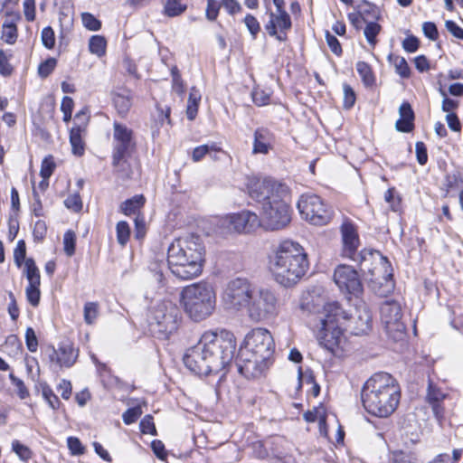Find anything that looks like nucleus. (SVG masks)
<instances>
[{
    "label": "nucleus",
    "mask_w": 463,
    "mask_h": 463,
    "mask_svg": "<svg viewBox=\"0 0 463 463\" xmlns=\"http://www.w3.org/2000/svg\"><path fill=\"white\" fill-rule=\"evenodd\" d=\"M235 349L236 339L232 332L225 329L207 331L186 351L184 363L198 375L218 373L230 364Z\"/></svg>",
    "instance_id": "1"
},
{
    "label": "nucleus",
    "mask_w": 463,
    "mask_h": 463,
    "mask_svg": "<svg viewBox=\"0 0 463 463\" xmlns=\"http://www.w3.org/2000/svg\"><path fill=\"white\" fill-rule=\"evenodd\" d=\"M247 187L250 198L261 203L262 222L267 230H280L290 222V190L286 184L271 177H252Z\"/></svg>",
    "instance_id": "2"
},
{
    "label": "nucleus",
    "mask_w": 463,
    "mask_h": 463,
    "mask_svg": "<svg viewBox=\"0 0 463 463\" xmlns=\"http://www.w3.org/2000/svg\"><path fill=\"white\" fill-rule=\"evenodd\" d=\"M205 248L203 240L189 234L175 240L167 249V264L172 274L184 280L202 274Z\"/></svg>",
    "instance_id": "3"
},
{
    "label": "nucleus",
    "mask_w": 463,
    "mask_h": 463,
    "mask_svg": "<svg viewBox=\"0 0 463 463\" xmlns=\"http://www.w3.org/2000/svg\"><path fill=\"white\" fill-rule=\"evenodd\" d=\"M307 255L298 242H280L269 257V269L277 283L284 287L297 284L308 269Z\"/></svg>",
    "instance_id": "4"
},
{
    "label": "nucleus",
    "mask_w": 463,
    "mask_h": 463,
    "mask_svg": "<svg viewBox=\"0 0 463 463\" xmlns=\"http://www.w3.org/2000/svg\"><path fill=\"white\" fill-rule=\"evenodd\" d=\"M362 402L372 415L387 417L397 408L400 388L395 379L387 373H378L366 381L362 390Z\"/></svg>",
    "instance_id": "5"
},
{
    "label": "nucleus",
    "mask_w": 463,
    "mask_h": 463,
    "mask_svg": "<svg viewBox=\"0 0 463 463\" xmlns=\"http://www.w3.org/2000/svg\"><path fill=\"white\" fill-rule=\"evenodd\" d=\"M316 319L320 326L317 332L319 345L336 357L345 356L349 351V345L343 334L347 313L337 302H329L317 312Z\"/></svg>",
    "instance_id": "6"
},
{
    "label": "nucleus",
    "mask_w": 463,
    "mask_h": 463,
    "mask_svg": "<svg viewBox=\"0 0 463 463\" xmlns=\"http://www.w3.org/2000/svg\"><path fill=\"white\" fill-rule=\"evenodd\" d=\"M180 302L185 314L192 320L200 322L209 317L215 309L216 294L207 282L193 283L182 289Z\"/></svg>",
    "instance_id": "7"
},
{
    "label": "nucleus",
    "mask_w": 463,
    "mask_h": 463,
    "mask_svg": "<svg viewBox=\"0 0 463 463\" xmlns=\"http://www.w3.org/2000/svg\"><path fill=\"white\" fill-rule=\"evenodd\" d=\"M279 307L278 295L273 289L255 284L245 313L252 322H266L279 315Z\"/></svg>",
    "instance_id": "8"
},
{
    "label": "nucleus",
    "mask_w": 463,
    "mask_h": 463,
    "mask_svg": "<svg viewBox=\"0 0 463 463\" xmlns=\"http://www.w3.org/2000/svg\"><path fill=\"white\" fill-rule=\"evenodd\" d=\"M341 233V256L345 259H349L354 262H356L365 269L369 268V261L375 258L378 251H373L371 250L363 249L358 250L361 242L357 229L354 223L349 221H345L340 226Z\"/></svg>",
    "instance_id": "9"
},
{
    "label": "nucleus",
    "mask_w": 463,
    "mask_h": 463,
    "mask_svg": "<svg viewBox=\"0 0 463 463\" xmlns=\"http://www.w3.org/2000/svg\"><path fill=\"white\" fill-rule=\"evenodd\" d=\"M390 263L388 260L380 253L369 261V268L362 266L363 272L368 273V287L372 291L380 297H385L394 288L392 274L389 270Z\"/></svg>",
    "instance_id": "10"
},
{
    "label": "nucleus",
    "mask_w": 463,
    "mask_h": 463,
    "mask_svg": "<svg viewBox=\"0 0 463 463\" xmlns=\"http://www.w3.org/2000/svg\"><path fill=\"white\" fill-rule=\"evenodd\" d=\"M179 325V310L172 302H162L152 310L149 318L150 331L158 338H167Z\"/></svg>",
    "instance_id": "11"
},
{
    "label": "nucleus",
    "mask_w": 463,
    "mask_h": 463,
    "mask_svg": "<svg viewBox=\"0 0 463 463\" xmlns=\"http://www.w3.org/2000/svg\"><path fill=\"white\" fill-rule=\"evenodd\" d=\"M255 284L246 278H235L227 282L222 302L227 310L242 312L246 310Z\"/></svg>",
    "instance_id": "12"
},
{
    "label": "nucleus",
    "mask_w": 463,
    "mask_h": 463,
    "mask_svg": "<svg viewBox=\"0 0 463 463\" xmlns=\"http://www.w3.org/2000/svg\"><path fill=\"white\" fill-rule=\"evenodd\" d=\"M301 216L311 224L326 225L333 216L332 209L317 194H302L298 202Z\"/></svg>",
    "instance_id": "13"
},
{
    "label": "nucleus",
    "mask_w": 463,
    "mask_h": 463,
    "mask_svg": "<svg viewBox=\"0 0 463 463\" xmlns=\"http://www.w3.org/2000/svg\"><path fill=\"white\" fill-rule=\"evenodd\" d=\"M381 321L386 334L394 341L405 338V325L402 321V314L400 303L394 300L384 301L380 307Z\"/></svg>",
    "instance_id": "14"
},
{
    "label": "nucleus",
    "mask_w": 463,
    "mask_h": 463,
    "mask_svg": "<svg viewBox=\"0 0 463 463\" xmlns=\"http://www.w3.org/2000/svg\"><path fill=\"white\" fill-rule=\"evenodd\" d=\"M240 350L270 360L274 352L273 337L267 329L254 328L246 335Z\"/></svg>",
    "instance_id": "15"
},
{
    "label": "nucleus",
    "mask_w": 463,
    "mask_h": 463,
    "mask_svg": "<svg viewBox=\"0 0 463 463\" xmlns=\"http://www.w3.org/2000/svg\"><path fill=\"white\" fill-rule=\"evenodd\" d=\"M135 148L133 131L126 125L117 121L113 124V165H118L120 162Z\"/></svg>",
    "instance_id": "16"
},
{
    "label": "nucleus",
    "mask_w": 463,
    "mask_h": 463,
    "mask_svg": "<svg viewBox=\"0 0 463 463\" xmlns=\"http://www.w3.org/2000/svg\"><path fill=\"white\" fill-rule=\"evenodd\" d=\"M221 225L230 232L248 233L260 226V220L255 213L244 210L224 216Z\"/></svg>",
    "instance_id": "17"
},
{
    "label": "nucleus",
    "mask_w": 463,
    "mask_h": 463,
    "mask_svg": "<svg viewBox=\"0 0 463 463\" xmlns=\"http://www.w3.org/2000/svg\"><path fill=\"white\" fill-rule=\"evenodd\" d=\"M270 364V360L239 349L236 357L238 371L245 378H260Z\"/></svg>",
    "instance_id": "18"
},
{
    "label": "nucleus",
    "mask_w": 463,
    "mask_h": 463,
    "mask_svg": "<svg viewBox=\"0 0 463 463\" xmlns=\"http://www.w3.org/2000/svg\"><path fill=\"white\" fill-rule=\"evenodd\" d=\"M333 279L338 288L349 295L358 297L363 292V285L357 271L349 265H338Z\"/></svg>",
    "instance_id": "19"
},
{
    "label": "nucleus",
    "mask_w": 463,
    "mask_h": 463,
    "mask_svg": "<svg viewBox=\"0 0 463 463\" xmlns=\"http://www.w3.org/2000/svg\"><path fill=\"white\" fill-rule=\"evenodd\" d=\"M269 21L265 24V30L269 36L275 37L279 42L287 40V32L291 29L292 22L287 12L270 11L268 13Z\"/></svg>",
    "instance_id": "20"
},
{
    "label": "nucleus",
    "mask_w": 463,
    "mask_h": 463,
    "mask_svg": "<svg viewBox=\"0 0 463 463\" xmlns=\"http://www.w3.org/2000/svg\"><path fill=\"white\" fill-rule=\"evenodd\" d=\"M345 329H348L352 334L360 335L366 334L372 326V315L365 305H362L355 309L354 315L347 314V320L345 322Z\"/></svg>",
    "instance_id": "21"
},
{
    "label": "nucleus",
    "mask_w": 463,
    "mask_h": 463,
    "mask_svg": "<svg viewBox=\"0 0 463 463\" xmlns=\"http://www.w3.org/2000/svg\"><path fill=\"white\" fill-rule=\"evenodd\" d=\"M49 361L60 368L71 367L78 358V350L69 342H62L58 348L52 347L48 354Z\"/></svg>",
    "instance_id": "22"
},
{
    "label": "nucleus",
    "mask_w": 463,
    "mask_h": 463,
    "mask_svg": "<svg viewBox=\"0 0 463 463\" xmlns=\"http://www.w3.org/2000/svg\"><path fill=\"white\" fill-rule=\"evenodd\" d=\"M273 134L265 128H259L254 132L253 154L267 155L272 148Z\"/></svg>",
    "instance_id": "23"
},
{
    "label": "nucleus",
    "mask_w": 463,
    "mask_h": 463,
    "mask_svg": "<svg viewBox=\"0 0 463 463\" xmlns=\"http://www.w3.org/2000/svg\"><path fill=\"white\" fill-rule=\"evenodd\" d=\"M114 106L118 113L126 116L132 107V92L125 88H118L112 94Z\"/></svg>",
    "instance_id": "24"
},
{
    "label": "nucleus",
    "mask_w": 463,
    "mask_h": 463,
    "mask_svg": "<svg viewBox=\"0 0 463 463\" xmlns=\"http://www.w3.org/2000/svg\"><path fill=\"white\" fill-rule=\"evenodd\" d=\"M400 118L395 123V128L400 132L408 133L413 129L414 112L408 102H403L399 108Z\"/></svg>",
    "instance_id": "25"
},
{
    "label": "nucleus",
    "mask_w": 463,
    "mask_h": 463,
    "mask_svg": "<svg viewBox=\"0 0 463 463\" xmlns=\"http://www.w3.org/2000/svg\"><path fill=\"white\" fill-rule=\"evenodd\" d=\"M446 394L431 383L429 384L427 401L431 405L435 417L440 420L444 415V410L440 402L445 399Z\"/></svg>",
    "instance_id": "26"
},
{
    "label": "nucleus",
    "mask_w": 463,
    "mask_h": 463,
    "mask_svg": "<svg viewBox=\"0 0 463 463\" xmlns=\"http://www.w3.org/2000/svg\"><path fill=\"white\" fill-rule=\"evenodd\" d=\"M21 20L19 14H7V17L3 24L2 39L9 44H13L17 39L16 23Z\"/></svg>",
    "instance_id": "27"
},
{
    "label": "nucleus",
    "mask_w": 463,
    "mask_h": 463,
    "mask_svg": "<svg viewBox=\"0 0 463 463\" xmlns=\"http://www.w3.org/2000/svg\"><path fill=\"white\" fill-rule=\"evenodd\" d=\"M187 9V5L182 0H164L163 14L168 17H176L184 14Z\"/></svg>",
    "instance_id": "28"
},
{
    "label": "nucleus",
    "mask_w": 463,
    "mask_h": 463,
    "mask_svg": "<svg viewBox=\"0 0 463 463\" xmlns=\"http://www.w3.org/2000/svg\"><path fill=\"white\" fill-rule=\"evenodd\" d=\"M82 128L80 126L73 127L70 132V143L71 145L72 153L75 156H82L84 154V142L81 137Z\"/></svg>",
    "instance_id": "29"
},
{
    "label": "nucleus",
    "mask_w": 463,
    "mask_h": 463,
    "mask_svg": "<svg viewBox=\"0 0 463 463\" xmlns=\"http://www.w3.org/2000/svg\"><path fill=\"white\" fill-rule=\"evenodd\" d=\"M221 152V148L218 147L215 144L211 145H202L196 146L192 155V158L194 162H199L202 160L206 155H209L213 159H217L216 155Z\"/></svg>",
    "instance_id": "30"
},
{
    "label": "nucleus",
    "mask_w": 463,
    "mask_h": 463,
    "mask_svg": "<svg viewBox=\"0 0 463 463\" xmlns=\"http://www.w3.org/2000/svg\"><path fill=\"white\" fill-rule=\"evenodd\" d=\"M200 100V91L195 87L191 88L186 107V116L189 120H194L196 118Z\"/></svg>",
    "instance_id": "31"
},
{
    "label": "nucleus",
    "mask_w": 463,
    "mask_h": 463,
    "mask_svg": "<svg viewBox=\"0 0 463 463\" xmlns=\"http://www.w3.org/2000/svg\"><path fill=\"white\" fill-rule=\"evenodd\" d=\"M146 199L142 194L135 195L121 203V212L125 215L135 214L144 205Z\"/></svg>",
    "instance_id": "32"
},
{
    "label": "nucleus",
    "mask_w": 463,
    "mask_h": 463,
    "mask_svg": "<svg viewBox=\"0 0 463 463\" xmlns=\"http://www.w3.org/2000/svg\"><path fill=\"white\" fill-rule=\"evenodd\" d=\"M24 274L28 284H41L40 271L32 258L26 259L24 266Z\"/></svg>",
    "instance_id": "33"
},
{
    "label": "nucleus",
    "mask_w": 463,
    "mask_h": 463,
    "mask_svg": "<svg viewBox=\"0 0 463 463\" xmlns=\"http://www.w3.org/2000/svg\"><path fill=\"white\" fill-rule=\"evenodd\" d=\"M388 60L394 66L396 73L402 78L406 79L411 76L410 67L403 57L390 54Z\"/></svg>",
    "instance_id": "34"
},
{
    "label": "nucleus",
    "mask_w": 463,
    "mask_h": 463,
    "mask_svg": "<svg viewBox=\"0 0 463 463\" xmlns=\"http://www.w3.org/2000/svg\"><path fill=\"white\" fill-rule=\"evenodd\" d=\"M107 41L101 35H93L89 41V50L92 54L101 57L106 53Z\"/></svg>",
    "instance_id": "35"
},
{
    "label": "nucleus",
    "mask_w": 463,
    "mask_h": 463,
    "mask_svg": "<svg viewBox=\"0 0 463 463\" xmlns=\"http://www.w3.org/2000/svg\"><path fill=\"white\" fill-rule=\"evenodd\" d=\"M356 71L360 75L364 85L372 86L374 84L375 78L368 63H366L365 61H358L356 63Z\"/></svg>",
    "instance_id": "36"
},
{
    "label": "nucleus",
    "mask_w": 463,
    "mask_h": 463,
    "mask_svg": "<svg viewBox=\"0 0 463 463\" xmlns=\"http://www.w3.org/2000/svg\"><path fill=\"white\" fill-rule=\"evenodd\" d=\"M83 315L86 324H93L99 315V304L97 302H87L84 305Z\"/></svg>",
    "instance_id": "37"
},
{
    "label": "nucleus",
    "mask_w": 463,
    "mask_h": 463,
    "mask_svg": "<svg viewBox=\"0 0 463 463\" xmlns=\"http://www.w3.org/2000/svg\"><path fill=\"white\" fill-rule=\"evenodd\" d=\"M116 232L118 242L122 246L126 245L130 235V228L128 223L125 221L118 222L116 226Z\"/></svg>",
    "instance_id": "38"
},
{
    "label": "nucleus",
    "mask_w": 463,
    "mask_h": 463,
    "mask_svg": "<svg viewBox=\"0 0 463 463\" xmlns=\"http://www.w3.org/2000/svg\"><path fill=\"white\" fill-rule=\"evenodd\" d=\"M40 285L41 284H28L25 288L26 299L33 307H37L40 303Z\"/></svg>",
    "instance_id": "39"
},
{
    "label": "nucleus",
    "mask_w": 463,
    "mask_h": 463,
    "mask_svg": "<svg viewBox=\"0 0 463 463\" xmlns=\"http://www.w3.org/2000/svg\"><path fill=\"white\" fill-rule=\"evenodd\" d=\"M325 410L324 408H314L313 410H309L306 411L303 415L304 419L307 422H315L318 421V425L325 424Z\"/></svg>",
    "instance_id": "40"
},
{
    "label": "nucleus",
    "mask_w": 463,
    "mask_h": 463,
    "mask_svg": "<svg viewBox=\"0 0 463 463\" xmlns=\"http://www.w3.org/2000/svg\"><path fill=\"white\" fill-rule=\"evenodd\" d=\"M381 31V26L377 23L370 22L366 24L364 33L370 45L373 47L376 44V36Z\"/></svg>",
    "instance_id": "41"
},
{
    "label": "nucleus",
    "mask_w": 463,
    "mask_h": 463,
    "mask_svg": "<svg viewBox=\"0 0 463 463\" xmlns=\"http://www.w3.org/2000/svg\"><path fill=\"white\" fill-rule=\"evenodd\" d=\"M76 235L73 231L68 230L63 235V249L67 256L71 257L75 253Z\"/></svg>",
    "instance_id": "42"
},
{
    "label": "nucleus",
    "mask_w": 463,
    "mask_h": 463,
    "mask_svg": "<svg viewBox=\"0 0 463 463\" xmlns=\"http://www.w3.org/2000/svg\"><path fill=\"white\" fill-rule=\"evenodd\" d=\"M12 449L23 461L29 460L33 454L32 450L27 446L20 443L17 439L13 440Z\"/></svg>",
    "instance_id": "43"
},
{
    "label": "nucleus",
    "mask_w": 463,
    "mask_h": 463,
    "mask_svg": "<svg viewBox=\"0 0 463 463\" xmlns=\"http://www.w3.org/2000/svg\"><path fill=\"white\" fill-rule=\"evenodd\" d=\"M26 245L24 240L17 241L16 247L14 250V260L18 268H21L23 263L26 260Z\"/></svg>",
    "instance_id": "44"
},
{
    "label": "nucleus",
    "mask_w": 463,
    "mask_h": 463,
    "mask_svg": "<svg viewBox=\"0 0 463 463\" xmlns=\"http://www.w3.org/2000/svg\"><path fill=\"white\" fill-rule=\"evenodd\" d=\"M42 394L52 409L56 410L59 407V398L55 395V393L53 392L50 386H48L47 384H43Z\"/></svg>",
    "instance_id": "45"
},
{
    "label": "nucleus",
    "mask_w": 463,
    "mask_h": 463,
    "mask_svg": "<svg viewBox=\"0 0 463 463\" xmlns=\"http://www.w3.org/2000/svg\"><path fill=\"white\" fill-rule=\"evenodd\" d=\"M81 21L84 27L90 31H99L101 28V22L90 13H82Z\"/></svg>",
    "instance_id": "46"
},
{
    "label": "nucleus",
    "mask_w": 463,
    "mask_h": 463,
    "mask_svg": "<svg viewBox=\"0 0 463 463\" xmlns=\"http://www.w3.org/2000/svg\"><path fill=\"white\" fill-rule=\"evenodd\" d=\"M64 205L75 213H79L82 209V201L79 193L70 194L64 200Z\"/></svg>",
    "instance_id": "47"
},
{
    "label": "nucleus",
    "mask_w": 463,
    "mask_h": 463,
    "mask_svg": "<svg viewBox=\"0 0 463 463\" xmlns=\"http://www.w3.org/2000/svg\"><path fill=\"white\" fill-rule=\"evenodd\" d=\"M9 379L13 385L16 388L17 395L20 399L24 400L29 396V392L23 380L16 377L13 373L9 374Z\"/></svg>",
    "instance_id": "48"
},
{
    "label": "nucleus",
    "mask_w": 463,
    "mask_h": 463,
    "mask_svg": "<svg viewBox=\"0 0 463 463\" xmlns=\"http://www.w3.org/2000/svg\"><path fill=\"white\" fill-rule=\"evenodd\" d=\"M244 24H245L247 29L249 30L250 33L251 34L252 38L256 39L257 34L260 31V23L257 20V18L255 16H253L252 14H248L244 17Z\"/></svg>",
    "instance_id": "49"
},
{
    "label": "nucleus",
    "mask_w": 463,
    "mask_h": 463,
    "mask_svg": "<svg viewBox=\"0 0 463 463\" xmlns=\"http://www.w3.org/2000/svg\"><path fill=\"white\" fill-rule=\"evenodd\" d=\"M42 43L47 49H52L55 44L54 31L51 26L44 27L41 34Z\"/></svg>",
    "instance_id": "50"
},
{
    "label": "nucleus",
    "mask_w": 463,
    "mask_h": 463,
    "mask_svg": "<svg viewBox=\"0 0 463 463\" xmlns=\"http://www.w3.org/2000/svg\"><path fill=\"white\" fill-rule=\"evenodd\" d=\"M57 61L55 58H49L42 62L38 67V73L42 78L48 77L56 67Z\"/></svg>",
    "instance_id": "51"
},
{
    "label": "nucleus",
    "mask_w": 463,
    "mask_h": 463,
    "mask_svg": "<svg viewBox=\"0 0 463 463\" xmlns=\"http://www.w3.org/2000/svg\"><path fill=\"white\" fill-rule=\"evenodd\" d=\"M25 344H26L27 349L30 352L34 353L37 351L38 339H37V336H36V334H35L33 328H32V327H27V329L25 331Z\"/></svg>",
    "instance_id": "52"
},
{
    "label": "nucleus",
    "mask_w": 463,
    "mask_h": 463,
    "mask_svg": "<svg viewBox=\"0 0 463 463\" xmlns=\"http://www.w3.org/2000/svg\"><path fill=\"white\" fill-rule=\"evenodd\" d=\"M142 414L140 407H133L128 409L122 415V419L125 424L130 425L134 423Z\"/></svg>",
    "instance_id": "53"
},
{
    "label": "nucleus",
    "mask_w": 463,
    "mask_h": 463,
    "mask_svg": "<svg viewBox=\"0 0 463 463\" xmlns=\"http://www.w3.org/2000/svg\"><path fill=\"white\" fill-rule=\"evenodd\" d=\"M344 107L347 109H351L355 103V93L353 88L348 84H344Z\"/></svg>",
    "instance_id": "54"
},
{
    "label": "nucleus",
    "mask_w": 463,
    "mask_h": 463,
    "mask_svg": "<svg viewBox=\"0 0 463 463\" xmlns=\"http://www.w3.org/2000/svg\"><path fill=\"white\" fill-rule=\"evenodd\" d=\"M326 43L329 47V49L331 50V52L337 55V56H340L343 52V50H342V47H341V44L339 43V41L337 40V38L331 34L328 31L326 32Z\"/></svg>",
    "instance_id": "55"
},
{
    "label": "nucleus",
    "mask_w": 463,
    "mask_h": 463,
    "mask_svg": "<svg viewBox=\"0 0 463 463\" xmlns=\"http://www.w3.org/2000/svg\"><path fill=\"white\" fill-rule=\"evenodd\" d=\"M140 430L144 434H151L156 435V430L153 421V417L150 415H146L143 420L140 421Z\"/></svg>",
    "instance_id": "56"
},
{
    "label": "nucleus",
    "mask_w": 463,
    "mask_h": 463,
    "mask_svg": "<svg viewBox=\"0 0 463 463\" xmlns=\"http://www.w3.org/2000/svg\"><path fill=\"white\" fill-rule=\"evenodd\" d=\"M220 6L221 5L217 0H207V7L205 12L206 18L210 21L216 20Z\"/></svg>",
    "instance_id": "57"
},
{
    "label": "nucleus",
    "mask_w": 463,
    "mask_h": 463,
    "mask_svg": "<svg viewBox=\"0 0 463 463\" xmlns=\"http://www.w3.org/2000/svg\"><path fill=\"white\" fill-rule=\"evenodd\" d=\"M54 167L55 164L53 163L52 156H50L49 158H44L42 162L40 171L43 179H49V177L52 175Z\"/></svg>",
    "instance_id": "58"
},
{
    "label": "nucleus",
    "mask_w": 463,
    "mask_h": 463,
    "mask_svg": "<svg viewBox=\"0 0 463 463\" xmlns=\"http://www.w3.org/2000/svg\"><path fill=\"white\" fill-rule=\"evenodd\" d=\"M439 93L443 97L441 109L444 112H451L458 108V102L448 98L447 93L444 90L439 89Z\"/></svg>",
    "instance_id": "59"
},
{
    "label": "nucleus",
    "mask_w": 463,
    "mask_h": 463,
    "mask_svg": "<svg viewBox=\"0 0 463 463\" xmlns=\"http://www.w3.org/2000/svg\"><path fill=\"white\" fill-rule=\"evenodd\" d=\"M422 31L424 35L431 41H436L439 37L437 26L432 22H425L422 24Z\"/></svg>",
    "instance_id": "60"
},
{
    "label": "nucleus",
    "mask_w": 463,
    "mask_h": 463,
    "mask_svg": "<svg viewBox=\"0 0 463 463\" xmlns=\"http://www.w3.org/2000/svg\"><path fill=\"white\" fill-rule=\"evenodd\" d=\"M68 448L73 455H81L84 453V448L80 440L76 437H69L67 439Z\"/></svg>",
    "instance_id": "61"
},
{
    "label": "nucleus",
    "mask_w": 463,
    "mask_h": 463,
    "mask_svg": "<svg viewBox=\"0 0 463 463\" xmlns=\"http://www.w3.org/2000/svg\"><path fill=\"white\" fill-rule=\"evenodd\" d=\"M13 71L12 66L9 63V58L7 54L0 50V73L4 76L10 75Z\"/></svg>",
    "instance_id": "62"
},
{
    "label": "nucleus",
    "mask_w": 463,
    "mask_h": 463,
    "mask_svg": "<svg viewBox=\"0 0 463 463\" xmlns=\"http://www.w3.org/2000/svg\"><path fill=\"white\" fill-rule=\"evenodd\" d=\"M420 45L419 40L415 36H408L402 42V48L408 52H414Z\"/></svg>",
    "instance_id": "63"
},
{
    "label": "nucleus",
    "mask_w": 463,
    "mask_h": 463,
    "mask_svg": "<svg viewBox=\"0 0 463 463\" xmlns=\"http://www.w3.org/2000/svg\"><path fill=\"white\" fill-rule=\"evenodd\" d=\"M446 29L457 39L463 40V29L453 21H446Z\"/></svg>",
    "instance_id": "64"
}]
</instances>
